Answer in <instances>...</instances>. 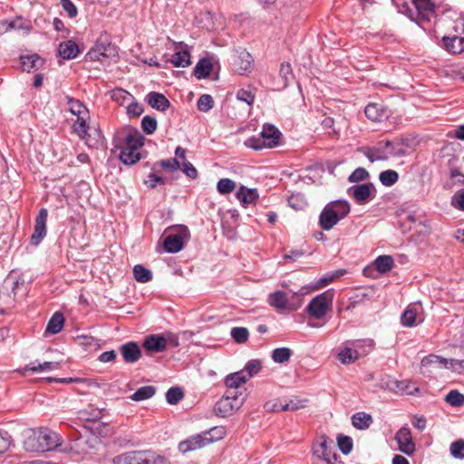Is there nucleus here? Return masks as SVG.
Returning <instances> with one entry per match:
<instances>
[{
  "label": "nucleus",
  "mask_w": 464,
  "mask_h": 464,
  "mask_svg": "<svg viewBox=\"0 0 464 464\" xmlns=\"http://www.w3.org/2000/svg\"><path fill=\"white\" fill-rule=\"evenodd\" d=\"M198 109L200 111L207 112L213 108L214 101L211 95L202 94L198 100Z\"/></svg>",
  "instance_id": "nucleus-58"
},
{
  "label": "nucleus",
  "mask_w": 464,
  "mask_h": 464,
  "mask_svg": "<svg viewBox=\"0 0 464 464\" xmlns=\"http://www.w3.org/2000/svg\"><path fill=\"white\" fill-rule=\"evenodd\" d=\"M362 152L371 162L384 161L406 154L404 144L399 140L380 141L375 146L362 149Z\"/></svg>",
  "instance_id": "nucleus-1"
},
{
  "label": "nucleus",
  "mask_w": 464,
  "mask_h": 464,
  "mask_svg": "<svg viewBox=\"0 0 464 464\" xmlns=\"http://www.w3.org/2000/svg\"><path fill=\"white\" fill-rule=\"evenodd\" d=\"M334 294L327 290L314 297L306 307L307 313L315 319L323 318L331 309Z\"/></svg>",
  "instance_id": "nucleus-6"
},
{
  "label": "nucleus",
  "mask_w": 464,
  "mask_h": 464,
  "mask_svg": "<svg viewBox=\"0 0 464 464\" xmlns=\"http://www.w3.org/2000/svg\"><path fill=\"white\" fill-rule=\"evenodd\" d=\"M79 53V47L72 40L62 42L58 46V53L63 59H74Z\"/></svg>",
  "instance_id": "nucleus-26"
},
{
  "label": "nucleus",
  "mask_w": 464,
  "mask_h": 464,
  "mask_svg": "<svg viewBox=\"0 0 464 464\" xmlns=\"http://www.w3.org/2000/svg\"><path fill=\"white\" fill-rule=\"evenodd\" d=\"M120 159L122 163L131 165L140 160V153L136 150L124 147L120 154Z\"/></svg>",
  "instance_id": "nucleus-41"
},
{
  "label": "nucleus",
  "mask_w": 464,
  "mask_h": 464,
  "mask_svg": "<svg viewBox=\"0 0 464 464\" xmlns=\"http://www.w3.org/2000/svg\"><path fill=\"white\" fill-rule=\"evenodd\" d=\"M12 444V437L4 430H0V454L5 453Z\"/></svg>",
  "instance_id": "nucleus-62"
},
{
  "label": "nucleus",
  "mask_w": 464,
  "mask_h": 464,
  "mask_svg": "<svg viewBox=\"0 0 464 464\" xmlns=\"http://www.w3.org/2000/svg\"><path fill=\"white\" fill-rule=\"evenodd\" d=\"M85 116L86 115H82V116H79L77 117V120L75 121V122L73 123V131L82 139V140H86V143L89 145V146H92L89 140H88V129H89V126L87 125V122H86V119H85Z\"/></svg>",
  "instance_id": "nucleus-36"
},
{
  "label": "nucleus",
  "mask_w": 464,
  "mask_h": 464,
  "mask_svg": "<svg viewBox=\"0 0 464 464\" xmlns=\"http://www.w3.org/2000/svg\"><path fill=\"white\" fill-rule=\"evenodd\" d=\"M206 439L208 440V444L222 440L226 436V428L223 426H216L208 430L203 431Z\"/></svg>",
  "instance_id": "nucleus-43"
},
{
  "label": "nucleus",
  "mask_w": 464,
  "mask_h": 464,
  "mask_svg": "<svg viewBox=\"0 0 464 464\" xmlns=\"http://www.w3.org/2000/svg\"><path fill=\"white\" fill-rule=\"evenodd\" d=\"M183 392L179 387H172L166 392V400L169 404L172 405L177 404L183 398Z\"/></svg>",
  "instance_id": "nucleus-57"
},
{
  "label": "nucleus",
  "mask_w": 464,
  "mask_h": 464,
  "mask_svg": "<svg viewBox=\"0 0 464 464\" xmlns=\"http://www.w3.org/2000/svg\"><path fill=\"white\" fill-rule=\"evenodd\" d=\"M173 55L169 59V62L175 67H187L190 65V53L188 51V46L180 42V43H173Z\"/></svg>",
  "instance_id": "nucleus-10"
},
{
  "label": "nucleus",
  "mask_w": 464,
  "mask_h": 464,
  "mask_svg": "<svg viewBox=\"0 0 464 464\" xmlns=\"http://www.w3.org/2000/svg\"><path fill=\"white\" fill-rule=\"evenodd\" d=\"M231 336L237 343H244L248 340L249 333L245 327H234L231 329Z\"/></svg>",
  "instance_id": "nucleus-54"
},
{
  "label": "nucleus",
  "mask_w": 464,
  "mask_h": 464,
  "mask_svg": "<svg viewBox=\"0 0 464 464\" xmlns=\"http://www.w3.org/2000/svg\"><path fill=\"white\" fill-rule=\"evenodd\" d=\"M411 5L408 3L403 7L410 12L409 16L417 20L419 23L430 21L434 16V6L430 0H411Z\"/></svg>",
  "instance_id": "nucleus-7"
},
{
  "label": "nucleus",
  "mask_w": 464,
  "mask_h": 464,
  "mask_svg": "<svg viewBox=\"0 0 464 464\" xmlns=\"http://www.w3.org/2000/svg\"><path fill=\"white\" fill-rule=\"evenodd\" d=\"M314 453L324 460L331 463L334 455L332 454L328 440L324 438L314 449Z\"/></svg>",
  "instance_id": "nucleus-38"
},
{
  "label": "nucleus",
  "mask_w": 464,
  "mask_h": 464,
  "mask_svg": "<svg viewBox=\"0 0 464 464\" xmlns=\"http://www.w3.org/2000/svg\"><path fill=\"white\" fill-rule=\"evenodd\" d=\"M146 101L153 109L161 111H166L170 106L169 100L163 94L156 92H149Z\"/></svg>",
  "instance_id": "nucleus-24"
},
{
  "label": "nucleus",
  "mask_w": 464,
  "mask_h": 464,
  "mask_svg": "<svg viewBox=\"0 0 464 464\" xmlns=\"http://www.w3.org/2000/svg\"><path fill=\"white\" fill-rule=\"evenodd\" d=\"M255 96V92L250 88H242L237 92V99L240 102H246L249 106L254 103Z\"/></svg>",
  "instance_id": "nucleus-55"
},
{
  "label": "nucleus",
  "mask_w": 464,
  "mask_h": 464,
  "mask_svg": "<svg viewBox=\"0 0 464 464\" xmlns=\"http://www.w3.org/2000/svg\"><path fill=\"white\" fill-rule=\"evenodd\" d=\"M344 273H345V270L338 269V270L334 271L332 273L326 274L324 276H322L321 278H319V280L316 283V286L315 287L318 289V288L326 286L330 283L334 282L336 278H338V277L342 276L343 275H344Z\"/></svg>",
  "instance_id": "nucleus-48"
},
{
  "label": "nucleus",
  "mask_w": 464,
  "mask_h": 464,
  "mask_svg": "<svg viewBox=\"0 0 464 464\" xmlns=\"http://www.w3.org/2000/svg\"><path fill=\"white\" fill-rule=\"evenodd\" d=\"M306 401L305 400H299V399H290L287 401H280L279 403L275 405V411H295L299 409H302L305 407Z\"/></svg>",
  "instance_id": "nucleus-33"
},
{
  "label": "nucleus",
  "mask_w": 464,
  "mask_h": 464,
  "mask_svg": "<svg viewBox=\"0 0 464 464\" xmlns=\"http://www.w3.org/2000/svg\"><path fill=\"white\" fill-rule=\"evenodd\" d=\"M43 64V60L36 54L21 57V66L23 71L31 72L33 69H38Z\"/></svg>",
  "instance_id": "nucleus-37"
},
{
  "label": "nucleus",
  "mask_w": 464,
  "mask_h": 464,
  "mask_svg": "<svg viewBox=\"0 0 464 464\" xmlns=\"http://www.w3.org/2000/svg\"><path fill=\"white\" fill-rule=\"evenodd\" d=\"M213 65L210 60L207 58L200 59L194 68V75L198 79H204L209 76Z\"/></svg>",
  "instance_id": "nucleus-34"
},
{
  "label": "nucleus",
  "mask_w": 464,
  "mask_h": 464,
  "mask_svg": "<svg viewBox=\"0 0 464 464\" xmlns=\"http://www.w3.org/2000/svg\"><path fill=\"white\" fill-rule=\"evenodd\" d=\"M360 343L361 341L351 342V344L354 348H358L360 346ZM359 357V352L356 349H353L351 347H345L338 353V359L343 364L352 363L355 362Z\"/></svg>",
  "instance_id": "nucleus-25"
},
{
  "label": "nucleus",
  "mask_w": 464,
  "mask_h": 464,
  "mask_svg": "<svg viewBox=\"0 0 464 464\" xmlns=\"http://www.w3.org/2000/svg\"><path fill=\"white\" fill-rule=\"evenodd\" d=\"M166 234L163 246L168 253L179 252L189 237V231L186 226L169 227Z\"/></svg>",
  "instance_id": "nucleus-5"
},
{
  "label": "nucleus",
  "mask_w": 464,
  "mask_h": 464,
  "mask_svg": "<svg viewBox=\"0 0 464 464\" xmlns=\"http://www.w3.org/2000/svg\"><path fill=\"white\" fill-rule=\"evenodd\" d=\"M420 307L416 304L409 305L401 316V324L405 327H413L417 323L423 321L420 314Z\"/></svg>",
  "instance_id": "nucleus-17"
},
{
  "label": "nucleus",
  "mask_w": 464,
  "mask_h": 464,
  "mask_svg": "<svg viewBox=\"0 0 464 464\" xmlns=\"http://www.w3.org/2000/svg\"><path fill=\"white\" fill-rule=\"evenodd\" d=\"M446 369L464 373V360L447 359Z\"/></svg>",
  "instance_id": "nucleus-64"
},
{
  "label": "nucleus",
  "mask_w": 464,
  "mask_h": 464,
  "mask_svg": "<svg viewBox=\"0 0 464 464\" xmlns=\"http://www.w3.org/2000/svg\"><path fill=\"white\" fill-rule=\"evenodd\" d=\"M261 369V362L258 360H251L249 361L246 366L244 367L242 372L245 373V376L247 380L256 375Z\"/></svg>",
  "instance_id": "nucleus-51"
},
{
  "label": "nucleus",
  "mask_w": 464,
  "mask_h": 464,
  "mask_svg": "<svg viewBox=\"0 0 464 464\" xmlns=\"http://www.w3.org/2000/svg\"><path fill=\"white\" fill-rule=\"evenodd\" d=\"M365 116L372 121L380 122L389 117L388 110L382 104L370 103L365 107Z\"/></svg>",
  "instance_id": "nucleus-18"
},
{
  "label": "nucleus",
  "mask_w": 464,
  "mask_h": 464,
  "mask_svg": "<svg viewBox=\"0 0 464 464\" xmlns=\"http://www.w3.org/2000/svg\"><path fill=\"white\" fill-rule=\"evenodd\" d=\"M268 304L277 310L288 309L295 311L298 309L299 305H287V297L285 292L276 291L268 295Z\"/></svg>",
  "instance_id": "nucleus-21"
},
{
  "label": "nucleus",
  "mask_w": 464,
  "mask_h": 464,
  "mask_svg": "<svg viewBox=\"0 0 464 464\" xmlns=\"http://www.w3.org/2000/svg\"><path fill=\"white\" fill-rule=\"evenodd\" d=\"M444 48L450 53L457 54L464 51V37L457 34H449L442 37Z\"/></svg>",
  "instance_id": "nucleus-19"
},
{
  "label": "nucleus",
  "mask_w": 464,
  "mask_h": 464,
  "mask_svg": "<svg viewBox=\"0 0 464 464\" xmlns=\"http://www.w3.org/2000/svg\"><path fill=\"white\" fill-rule=\"evenodd\" d=\"M450 204L454 208L464 211V189L458 190L454 193Z\"/></svg>",
  "instance_id": "nucleus-61"
},
{
  "label": "nucleus",
  "mask_w": 464,
  "mask_h": 464,
  "mask_svg": "<svg viewBox=\"0 0 464 464\" xmlns=\"http://www.w3.org/2000/svg\"><path fill=\"white\" fill-rule=\"evenodd\" d=\"M64 324V318L63 314L56 312L49 320L46 326V333L55 334L61 332Z\"/></svg>",
  "instance_id": "nucleus-35"
},
{
  "label": "nucleus",
  "mask_w": 464,
  "mask_h": 464,
  "mask_svg": "<svg viewBox=\"0 0 464 464\" xmlns=\"http://www.w3.org/2000/svg\"><path fill=\"white\" fill-rule=\"evenodd\" d=\"M67 103L69 105V111L77 117L82 115H87L88 110L87 108L78 100H74L73 98L67 97Z\"/></svg>",
  "instance_id": "nucleus-47"
},
{
  "label": "nucleus",
  "mask_w": 464,
  "mask_h": 464,
  "mask_svg": "<svg viewBox=\"0 0 464 464\" xmlns=\"http://www.w3.org/2000/svg\"><path fill=\"white\" fill-rule=\"evenodd\" d=\"M369 177L368 171L364 168H357L348 178L352 183L365 180Z\"/></svg>",
  "instance_id": "nucleus-63"
},
{
  "label": "nucleus",
  "mask_w": 464,
  "mask_h": 464,
  "mask_svg": "<svg viewBox=\"0 0 464 464\" xmlns=\"http://www.w3.org/2000/svg\"><path fill=\"white\" fill-rule=\"evenodd\" d=\"M79 419L83 421L95 422L103 417V410L99 408L89 407L78 412Z\"/></svg>",
  "instance_id": "nucleus-29"
},
{
  "label": "nucleus",
  "mask_w": 464,
  "mask_h": 464,
  "mask_svg": "<svg viewBox=\"0 0 464 464\" xmlns=\"http://www.w3.org/2000/svg\"><path fill=\"white\" fill-rule=\"evenodd\" d=\"M48 211L46 208H41L35 218L34 233L31 236V244L37 246L46 236V221Z\"/></svg>",
  "instance_id": "nucleus-11"
},
{
  "label": "nucleus",
  "mask_w": 464,
  "mask_h": 464,
  "mask_svg": "<svg viewBox=\"0 0 464 464\" xmlns=\"http://www.w3.org/2000/svg\"><path fill=\"white\" fill-rule=\"evenodd\" d=\"M143 452H128L119 455L113 459L114 464H142Z\"/></svg>",
  "instance_id": "nucleus-28"
},
{
  "label": "nucleus",
  "mask_w": 464,
  "mask_h": 464,
  "mask_svg": "<svg viewBox=\"0 0 464 464\" xmlns=\"http://www.w3.org/2000/svg\"><path fill=\"white\" fill-rule=\"evenodd\" d=\"M447 359L435 354H430L421 360L422 367H434L436 369H446Z\"/></svg>",
  "instance_id": "nucleus-39"
},
{
  "label": "nucleus",
  "mask_w": 464,
  "mask_h": 464,
  "mask_svg": "<svg viewBox=\"0 0 464 464\" xmlns=\"http://www.w3.org/2000/svg\"><path fill=\"white\" fill-rule=\"evenodd\" d=\"M38 439L37 430L33 431L24 440V448L28 451L42 452L40 449L42 447L41 440Z\"/></svg>",
  "instance_id": "nucleus-44"
},
{
  "label": "nucleus",
  "mask_w": 464,
  "mask_h": 464,
  "mask_svg": "<svg viewBox=\"0 0 464 464\" xmlns=\"http://www.w3.org/2000/svg\"><path fill=\"white\" fill-rule=\"evenodd\" d=\"M157 121L155 118L146 115L141 120V128L146 134H153L157 130Z\"/></svg>",
  "instance_id": "nucleus-56"
},
{
  "label": "nucleus",
  "mask_w": 464,
  "mask_h": 464,
  "mask_svg": "<svg viewBox=\"0 0 464 464\" xmlns=\"http://www.w3.org/2000/svg\"><path fill=\"white\" fill-rule=\"evenodd\" d=\"M292 350L287 347L276 348L272 352V359L275 362L284 363L289 361L292 356Z\"/></svg>",
  "instance_id": "nucleus-45"
},
{
  "label": "nucleus",
  "mask_w": 464,
  "mask_h": 464,
  "mask_svg": "<svg viewBox=\"0 0 464 464\" xmlns=\"http://www.w3.org/2000/svg\"><path fill=\"white\" fill-rule=\"evenodd\" d=\"M142 452V459L144 460L142 464H169V460L162 456L157 455L152 452Z\"/></svg>",
  "instance_id": "nucleus-53"
},
{
  "label": "nucleus",
  "mask_w": 464,
  "mask_h": 464,
  "mask_svg": "<svg viewBox=\"0 0 464 464\" xmlns=\"http://www.w3.org/2000/svg\"><path fill=\"white\" fill-rule=\"evenodd\" d=\"M450 454L456 459H464V440H459L451 443Z\"/></svg>",
  "instance_id": "nucleus-60"
},
{
  "label": "nucleus",
  "mask_w": 464,
  "mask_h": 464,
  "mask_svg": "<svg viewBox=\"0 0 464 464\" xmlns=\"http://www.w3.org/2000/svg\"><path fill=\"white\" fill-rule=\"evenodd\" d=\"M119 351L126 363H135L141 357V350L135 342H128L121 345Z\"/></svg>",
  "instance_id": "nucleus-15"
},
{
  "label": "nucleus",
  "mask_w": 464,
  "mask_h": 464,
  "mask_svg": "<svg viewBox=\"0 0 464 464\" xmlns=\"http://www.w3.org/2000/svg\"><path fill=\"white\" fill-rule=\"evenodd\" d=\"M376 269L382 273H387L393 266V259L391 256H380L374 261Z\"/></svg>",
  "instance_id": "nucleus-42"
},
{
  "label": "nucleus",
  "mask_w": 464,
  "mask_h": 464,
  "mask_svg": "<svg viewBox=\"0 0 464 464\" xmlns=\"http://www.w3.org/2000/svg\"><path fill=\"white\" fill-rule=\"evenodd\" d=\"M337 443L340 450L345 455L349 454L353 450V440L348 436L339 435L337 437Z\"/></svg>",
  "instance_id": "nucleus-59"
},
{
  "label": "nucleus",
  "mask_w": 464,
  "mask_h": 464,
  "mask_svg": "<svg viewBox=\"0 0 464 464\" xmlns=\"http://www.w3.org/2000/svg\"><path fill=\"white\" fill-rule=\"evenodd\" d=\"M352 423L358 430H366L372 423V417L369 413L360 411L352 416Z\"/></svg>",
  "instance_id": "nucleus-31"
},
{
  "label": "nucleus",
  "mask_w": 464,
  "mask_h": 464,
  "mask_svg": "<svg viewBox=\"0 0 464 464\" xmlns=\"http://www.w3.org/2000/svg\"><path fill=\"white\" fill-rule=\"evenodd\" d=\"M208 445V440L206 439V436L203 432L190 436L187 440L179 442V450L181 453H187L189 451H193L201 448H204Z\"/></svg>",
  "instance_id": "nucleus-13"
},
{
  "label": "nucleus",
  "mask_w": 464,
  "mask_h": 464,
  "mask_svg": "<svg viewBox=\"0 0 464 464\" xmlns=\"http://www.w3.org/2000/svg\"><path fill=\"white\" fill-rule=\"evenodd\" d=\"M135 279L140 283H147L151 280V272L141 265H136L133 268Z\"/></svg>",
  "instance_id": "nucleus-49"
},
{
  "label": "nucleus",
  "mask_w": 464,
  "mask_h": 464,
  "mask_svg": "<svg viewBox=\"0 0 464 464\" xmlns=\"http://www.w3.org/2000/svg\"><path fill=\"white\" fill-rule=\"evenodd\" d=\"M236 196L243 206H246L254 203L258 198V192L255 188H246L241 186Z\"/></svg>",
  "instance_id": "nucleus-27"
},
{
  "label": "nucleus",
  "mask_w": 464,
  "mask_h": 464,
  "mask_svg": "<svg viewBox=\"0 0 464 464\" xmlns=\"http://www.w3.org/2000/svg\"><path fill=\"white\" fill-rule=\"evenodd\" d=\"M38 439L41 440L42 452L51 450L59 445V435L47 428H41L37 430Z\"/></svg>",
  "instance_id": "nucleus-14"
},
{
  "label": "nucleus",
  "mask_w": 464,
  "mask_h": 464,
  "mask_svg": "<svg viewBox=\"0 0 464 464\" xmlns=\"http://www.w3.org/2000/svg\"><path fill=\"white\" fill-rule=\"evenodd\" d=\"M392 386L391 387L392 390H394L396 392H400L402 393L413 395L417 392H419V388L415 386L411 381L409 380H402V381H392Z\"/></svg>",
  "instance_id": "nucleus-32"
},
{
  "label": "nucleus",
  "mask_w": 464,
  "mask_h": 464,
  "mask_svg": "<svg viewBox=\"0 0 464 464\" xmlns=\"http://www.w3.org/2000/svg\"><path fill=\"white\" fill-rule=\"evenodd\" d=\"M375 188L372 183L354 185L349 188L348 193L360 205L367 203L375 196Z\"/></svg>",
  "instance_id": "nucleus-9"
},
{
  "label": "nucleus",
  "mask_w": 464,
  "mask_h": 464,
  "mask_svg": "<svg viewBox=\"0 0 464 464\" xmlns=\"http://www.w3.org/2000/svg\"><path fill=\"white\" fill-rule=\"evenodd\" d=\"M395 440L402 453L411 455L415 451V444L412 440L411 430L408 427H401L396 432Z\"/></svg>",
  "instance_id": "nucleus-12"
},
{
  "label": "nucleus",
  "mask_w": 464,
  "mask_h": 464,
  "mask_svg": "<svg viewBox=\"0 0 464 464\" xmlns=\"http://www.w3.org/2000/svg\"><path fill=\"white\" fill-rule=\"evenodd\" d=\"M252 63L253 59L251 54L246 50H240L235 57L234 66L239 74H244L246 72L250 70Z\"/></svg>",
  "instance_id": "nucleus-22"
},
{
  "label": "nucleus",
  "mask_w": 464,
  "mask_h": 464,
  "mask_svg": "<svg viewBox=\"0 0 464 464\" xmlns=\"http://www.w3.org/2000/svg\"><path fill=\"white\" fill-rule=\"evenodd\" d=\"M155 392L156 389L154 386H142L139 388L133 394H131L130 398L135 401H141L150 399L155 395Z\"/></svg>",
  "instance_id": "nucleus-40"
},
{
  "label": "nucleus",
  "mask_w": 464,
  "mask_h": 464,
  "mask_svg": "<svg viewBox=\"0 0 464 464\" xmlns=\"http://www.w3.org/2000/svg\"><path fill=\"white\" fill-rule=\"evenodd\" d=\"M236 188V182L230 179H221L217 184L218 191L222 194H229Z\"/></svg>",
  "instance_id": "nucleus-52"
},
{
  "label": "nucleus",
  "mask_w": 464,
  "mask_h": 464,
  "mask_svg": "<svg viewBox=\"0 0 464 464\" xmlns=\"http://www.w3.org/2000/svg\"><path fill=\"white\" fill-rule=\"evenodd\" d=\"M445 401L453 407H460L464 404V395L457 390H452L446 395Z\"/></svg>",
  "instance_id": "nucleus-50"
},
{
  "label": "nucleus",
  "mask_w": 464,
  "mask_h": 464,
  "mask_svg": "<svg viewBox=\"0 0 464 464\" xmlns=\"http://www.w3.org/2000/svg\"><path fill=\"white\" fill-rule=\"evenodd\" d=\"M101 443L100 440L96 437L84 439L82 437L74 440L72 449L82 455H91L93 453L94 448Z\"/></svg>",
  "instance_id": "nucleus-16"
},
{
  "label": "nucleus",
  "mask_w": 464,
  "mask_h": 464,
  "mask_svg": "<svg viewBox=\"0 0 464 464\" xmlns=\"http://www.w3.org/2000/svg\"><path fill=\"white\" fill-rule=\"evenodd\" d=\"M281 136V132L275 125L266 123L259 137H249L244 141V144L255 150L272 149L280 144Z\"/></svg>",
  "instance_id": "nucleus-3"
},
{
  "label": "nucleus",
  "mask_w": 464,
  "mask_h": 464,
  "mask_svg": "<svg viewBox=\"0 0 464 464\" xmlns=\"http://www.w3.org/2000/svg\"><path fill=\"white\" fill-rule=\"evenodd\" d=\"M59 367L60 363L57 362H34L18 370V372L23 375H26L29 371L33 372H44L57 370Z\"/></svg>",
  "instance_id": "nucleus-20"
},
{
  "label": "nucleus",
  "mask_w": 464,
  "mask_h": 464,
  "mask_svg": "<svg viewBox=\"0 0 464 464\" xmlns=\"http://www.w3.org/2000/svg\"><path fill=\"white\" fill-rule=\"evenodd\" d=\"M351 207L346 200L331 201L324 206L319 216V226L324 230L332 229L350 212Z\"/></svg>",
  "instance_id": "nucleus-2"
},
{
  "label": "nucleus",
  "mask_w": 464,
  "mask_h": 464,
  "mask_svg": "<svg viewBox=\"0 0 464 464\" xmlns=\"http://www.w3.org/2000/svg\"><path fill=\"white\" fill-rule=\"evenodd\" d=\"M115 48L107 41L98 40L94 46L87 53L86 57L89 61L103 62L104 58L114 55Z\"/></svg>",
  "instance_id": "nucleus-8"
},
{
  "label": "nucleus",
  "mask_w": 464,
  "mask_h": 464,
  "mask_svg": "<svg viewBox=\"0 0 464 464\" xmlns=\"http://www.w3.org/2000/svg\"><path fill=\"white\" fill-rule=\"evenodd\" d=\"M379 179L383 186L391 187L398 181L399 174L395 170L387 169L380 173Z\"/></svg>",
  "instance_id": "nucleus-46"
},
{
  "label": "nucleus",
  "mask_w": 464,
  "mask_h": 464,
  "mask_svg": "<svg viewBox=\"0 0 464 464\" xmlns=\"http://www.w3.org/2000/svg\"><path fill=\"white\" fill-rule=\"evenodd\" d=\"M247 381L248 380L245 376V373L242 372V371H238L228 374L225 379V384L227 387V390L237 391L238 387L246 383Z\"/></svg>",
  "instance_id": "nucleus-30"
},
{
  "label": "nucleus",
  "mask_w": 464,
  "mask_h": 464,
  "mask_svg": "<svg viewBox=\"0 0 464 464\" xmlns=\"http://www.w3.org/2000/svg\"><path fill=\"white\" fill-rule=\"evenodd\" d=\"M237 391L227 390L215 405L214 411L216 414L223 418L231 416L243 405L244 398Z\"/></svg>",
  "instance_id": "nucleus-4"
},
{
  "label": "nucleus",
  "mask_w": 464,
  "mask_h": 464,
  "mask_svg": "<svg viewBox=\"0 0 464 464\" xmlns=\"http://www.w3.org/2000/svg\"><path fill=\"white\" fill-rule=\"evenodd\" d=\"M143 347L150 352L160 353L166 349L167 340L162 335L151 334L144 340Z\"/></svg>",
  "instance_id": "nucleus-23"
}]
</instances>
